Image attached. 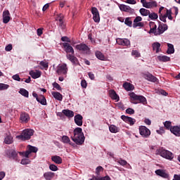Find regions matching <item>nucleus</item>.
Here are the masks:
<instances>
[{
	"mask_svg": "<svg viewBox=\"0 0 180 180\" xmlns=\"http://www.w3.org/2000/svg\"><path fill=\"white\" fill-rule=\"evenodd\" d=\"M172 11L174 12L175 16L178 15V8L174 7L172 10H168L166 8L162 6L159 8L160 20L162 22H167V18L169 20H172Z\"/></svg>",
	"mask_w": 180,
	"mask_h": 180,
	"instance_id": "f257e3e1",
	"label": "nucleus"
},
{
	"mask_svg": "<svg viewBox=\"0 0 180 180\" xmlns=\"http://www.w3.org/2000/svg\"><path fill=\"white\" fill-rule=\"evenodd\" d=\"M72 140L76 144L81 146L85 141V136H84V133H82V129L77 127L74 130V136H72Z\"/></svg>",
	"mask_w": 180,
	"mask_h": 180,
	"instance_id": "f03ea898",
	"label": "nucleus"
},
{
	"mask_svg": "<svg viewBox=\"0 0 180 180\" xmlns=\"http://www.w3.org/2000/svg\"><path fill=\"white\" fill-rule=\"evenodd\" d=\"M34 133V131L33 129H27L22 131L21 135L17 136V139L25 141V140H29Z\"/></svg>",
	"mask_w": 180,
	"mask_h": 180,
	"instance_id": "7ed1b4c3",
	"label": "nucleus"
},
{
	"mask_svg": "<svg viewBox=\"0 0 180 180\" xmlns=\"http://www.w3.org/2000/svg\"><path fill=\"white\" fill-rule=\"evenodd\" d=\"M159 155L165 158L166 160H169V161H172L174 160V153L171 151L165 150L164 148H160L158 150Z\"/></svg>",
	"mask_w": 180,
	"mask_h": 180,
	"instance_id": "20e7f679",
	"label": "nucleus"
},
{
	"mask_svg": "<svg viewBox=\"0 0 180 180\" xmlns=\"http://www.w3.org/2000/svg\"><path fill=\"white\" fill-rule=\"evenodd\" d=\"M27 150L25 152H20L19 154L22 155V157H25V158H29V155L32 154V153H37V148L28 145L27 146Z\"/></svg>",
	"mask_w": 180,
	"mask_h": 180,
	"instance_id": "39448f33",
	"label": "nucleus"
},
{
	"mask_svg": "<svg viewBox=\"0 0 180 180\" xmlns=\"http://www.w3.org/2000/svg\"><path fill=\"white\" fill-rule=\"evenodd\" d=\"M129 96L132 101H139L140 103L146 105L147 103V99L143 96H137L134 92L130 93Z\"/></svg>",
	"mask_w": 180,
	"mask_h": 180,
	"instance_id": "423d86ee",
	"label": "nucleus"
},
{
	"mask_svg": "<svg viewBox=\"0 0 180 180\" xmlns=\"http://www.w3.org/2000/svg\"><path fill=\"white\" fill-rule=\"evenodd\" d=\"M75 49L77 50H79V51H82L84 54H91V49L86 44H79L76 45Z\"/></svg>",
	"mask_w": 180,
	"mask_h": 180,
	"instance_id": "0eeeda50",
	"label": "nucleus"
},
{
	"mask_svg": "<svg viewBox=\"0 0 180 180\" xmlns=\"http://www.w3.org/2000/svg\"><path fill=\"white\" fill-rule=\"evenodd\" d=\"M68 71V68H67V64L63 63L61 65H58L56 72L58 75H65Z\"/></svg>",
	"mask_w": 180,
	"mask_h": 180,
	"instance_id": "6e6552de",
	"label": "nucleus"
},
{
	"mask_svg": "<svg viewBox=\"0 0 180 180\" xmlns=\"http://www.w3.org/2000/svg\"><path fill=\"white\" fill-rule=\"evenodd\" d=\"M91 13L93 15V19L94 22L99 23V22H101V17L99 16V11L96 7H93L91 8Z\"/></svg>",
	"mask_w": 180,
	"mask_h": 180,
	"instance_id": "1a4fd4ad",
	"label": "nucleus"
},
{
	"mask_svg": "<svg viewBox=\"0 0 180 180\" xmlns=\"http://www.w3.org/2000/svg\"><path fill=\"white\" fill-rule=\"evenodd\" d=\"M143 18L141 16H137L134 20L133 27H144V22H141Z\"/></svg>",
	"mask_w": 180,
	"mask_h": 180,
	"instance_id": "9d476101",
	"label": "nucleus"
},
{
	"mask_svg": "<svg viewBox=\"0 0 180 180\" xmlns=\"http://www.w3.org/2000/svg\"><path fill=\"white\" fill-rule=\"evenodd\" d=\"M139 133L141 136H143V137H148V136L151 134L150 129L146 128L145 126L139 127Z\"/></svg>",
	"mask_w": 180,
	"mask_h": 180,
	"instance_id": "9b49d317",
	"label": "nucleus"
},
{
	"mask_svg": "<svg viewBox=\"0 0 180 180\" xmlns=\"http://www.w3.org/2000/svg\"><path fill=\"white\" fill-rule=\"evenodd\" d=\"M56 22H59L58 25L60 26V27L64 29V15H63L62 13L58 15L56 18Z\"/></svg>",
	"mask_w": 180,
	"mask_h": 180,
	"instance_id": "f8f14e48",
	"label": "nucleus"
},
{
	"mask_svg": "<svg viewBox=\"0 0 180 180\" xmlns=\"http://www.w3.org/2000/svg\"><path fill=\"white\" fill-rule=\"evenodd\" d=\"M117 43L120 46H125L126 47L130 46V41L127 39L118 38L117 39Z\"/></svg>",
	"mask_w": 180,
	"mask_h": 180,
	"instance_id": "ddd939ff",
	"label": "nucleus"
},
{
	"mask_svg": "<svg viewBox=\"0 0 180 180\" xmlns=\"http://www.w3.org/2000/svg\"><path fill=\"white\" fill-rule=\"evenodd\" d=\"M11 20V13L9 11L6 10L3 12V23H9Z\"/></svg>",
	"mask_w": 180,
	"mask_h": 180,
	"instance_id": "4468645a",
	"label": "nucleus"
},
{
	"mask_svg": "<svg viewBox=\"0 0 180 180\" xmlns=\"http://www.w3.org/2000/svg\"><path fill=\"white\" fill-rule=\"evenodd\" d=\"M121 119H122V120H124V122H125L126 123H128L131 126H133V124H134V123H136V120L134 118L127 117L126 115L121 116Z\"/></svg>",
	"mask_w": 180,
	"mask_h": 180,
	"instance_id": "2eb2a0df",
	"label": "nucleus"
},
{
	"mask_svg": "<svg viewBox=\"0 0 180 180\" xmlns=\"http://www.w3.org/2000/svg\"><path fill=\"white\" fill-rule=\"evenodd\" d=\"M143 4V6L144 8H147L148 9H150V8H154V6H157V3L155 1H150L146 2V0L143 1H141Z\"/></svg>",
	"mask_w": 180,
	"mask_h": 180,
	"instance_id": "dca6fc26",
	"label": "nucleus"
},
{
	"mask_svg": "<svg viewBox=\"0 0 180 180\" xmlns=\"http://www.w3.org/2000/svg\"><path fill=\"white\" fill-rule=\"evenodd\" d=\"M30 75H31L33 79H37V78H40L41 77V71L40 70H31L30 71Z\"/></svg>",
	"mask_w": 180,
	"mask_h": 180,
	"instance_id": "f3484780",
	"label": "nucleus"
},
{
	"mask_svg": "<svg viewBox=\"0 0 180 180\" xmlns=\"http://www.w3.org/2000/svg\"><path fill=\"white\" fill-rule=\"evenodd\" d=\"M63 46L65 49V53H71V54H74V48H72L69 43L65 42L63 44Z\"/></svg>",
	"mask_w": 180,
	"mask_h": 180,
	"instance_id": "a211bd4d",
	"label": "nucleus"
},
{
	"mask_svg": "<svg viewBox=\"0 0 180 180\" xmlns=\"http://www.w3.org/2000/svg\"><path fill=\"white\" fill-rule=\"evenodd\" d=\"M109 96L111 98V99L116 101L117 102H119L120 99L117 94H116V91H115L113 89L109 91Z\"/></svg>",
	"mask_w": 180,
	"mask_h": 180,
	"instance_id": "6ab92c4d",
	"label": "nucleus"
},
{
	"mask_svg": "<svg viewBox=\"0 0 180 180\" xmlns=\"http://www.w3.org/2000/svg\"><path fill=\"white\" fill-rule=\"evenodd\" d=\"M170 131L177 137L180 136V126H174L170 128Z\"/></svg>",
	"mask_w": 180,
	"mask_h": 180,
	"instance_id": "aec40b11",
	"label": "nucleus"
},
{
	"mask_svg": "<svg viewBox=\"0 0 180 180\" xmlns=\"http://www.w3.org/2000/svg\"><path fill=\"white\" fill-rule=\"evenodd\" d=\"M20 119L22 123H27V122L30 120V117L29 116V114L26 112H22Z\"/></svg>",
	"mask_w": 180,
	"mask_h": 180,
	"instance_id": "412c9836",
	"label": "nucleus"
},
{
	"mask_svg": "<svg viewBox=\"0 0 180 180\" xmlns=\"http://www.w3.org/2000/svg\"><path fill=\"white\" fill-rule=\"evenodd\" d=\"M82 119H84V117L79 114L75 116V123L77 126H82Z\"/></svg>",
	"mask_w": 180,
	"mask_h": 180,
	"instance_id": "4be33fe9",
	"label": "nucleus"
},
{
	"mask_svg": "<svg viewBox=\"0 0 180 180\" xmlns=\"http://www.w3.org/2000/svg\"><path fill=\"white\" fill-rule=\"evenodd\" d=\"M150 30L148 32V33H154L155 36H157L158 34L157 33V25L154 22H150Z\"/></svg>",
	"mask_w": 180,
	"mask_h": 180,
	"instance_id": "5701e85b",
	"label": "nucleus"
},
{
	"mask_svg": "<svg viewBox=\"0 0 180 180\" xmlns=\"http://www.w3.org/2000/svg\"><path fill=\"white\" fill-rule=\"evenodd\" d=\"M119 8L122 12H128L129 13H131V12H133V9H131L130 6L124 4L120 5Z\"/></svg>",
	"mask_w": 180,
	"mask_h": 180,
	"instance_id": "b1692460",
	"label": "nucleus"
},
{
	"mask_svg": "<svg viewBox=\"0 0 180 180\" xmlns=\"http://www.w3.org/2000/svg\"><path fill=\"white\" fill-rule=\"evenodd\" d=\"M168 30V25L167 24H161L160 22L159 27H158V34H162L165 30Z\"/></svg>",
	"mask_w": 180,
	"mask_h": 180,
	"instance_id": "393cba45",
	"label": "nucleus"
},
{
	"mask_svg": "<svg viewBox=\"0 0 180 180\" xmlns=\"http://www.w3.org/2000/svg\"><path fill=\"white\" fill-rule=\"evenodd\" d=\"M143 77L148 81H150L151 82H155L157 81V77H154L153 75L150 73H146L143 75Z\"/></svg>",
	"mask_w": 180,
	"mask_h": 180,
	"instance_id": "a878e982",
	"label": "nucleus"
},
{
	"mask_svg": "<svg viewBox=\"0 0 180 180\" xmlns=\"http://www.w3.org/2000/svg\"><path fill=\"white\" fill-rule=\"evenodd\" d=\"M158 175L162 178H169V174L165 169H158Z\"/></svg>",
	"mask_w": 180,
	"mask_h": 180,
	"instance_id": "bb28decb",
	"label": "nucleus"
},
{
	"mask_svg": "<svg viewBox=\"0 0 180 180\" xmlns=\"http://www.w3.org/2000/svg\"><path fill=\"white\" fill-rule=\"evenodd\" d=\"M123 87L126 91H133L134 89V86L131 83L125 82L123 84Z\"/></svg>",
	"mask_w": 180,
	"mask_h": 180,
	"instance_id": "cd10ccee",
	"label": "nucleus"
},
{
	"mask_svg": "<svg viewBox=\"0 0 180 180\" xmlns=\"http://www.w3.org/2000/svg\"><path fill=\"white\" fill-rule=\"evenodd\" d=\"M51 160L53 162H55V164H58V165L63 164V158H61V157L60 156H57V155L52 156Z\"/></svg>",
	"mask_w": 180,
	"mask_h": 180,
	"instance_id": "c85d7f7f",
	"label": "nucleus"
},
{
	"mask_svg": "<svg viewBox=\"0 0 180 180\" xmlns=\"http://www.w3.org/2000/svg\"><path fill=\"white\" fill-rule=\"evenodd\" d=\"M95 54H96V57H97L98 60H101V61H106V58L105 57V55L102 53V52L97 51H96Z\"/></svg>",
	"mask_w": 180,
	"mask_h": 180,
	"instance_id": "c756f323",
	"label": "nucleus"
},
{
	"mask_svg": "<svg viewBox=\"0 0 180 180\" xmlns=\"http://www.w3.org/2000/svg\"><path fill=\"white\" fill-rule=\"evenodd\" d=\"M63 115L66 116V117H74V111L70 110H63Z\"/></svg>",
	"mask_w": 180,
	"mask_h": 180,
	"instance_id": "7c9ffc66",
	"label": "nucleus"
},
{
	"mask_svg": "<svg viewBox=\"0 0 180 180\" xmlns=\"http://www.w3.org/2000/svg\"><path fill=\"white\" fill-rule=\"evenodd\" d=\"M37 102H39V103H41V105H47V101H46V97H44V96L41 95L39 96V98H37Z\"/></svg>",
	"mask_w": 180,
	"mask_h": 180,
	"instance_id": "2f4dec72",
	"label": "nucleus"
},
{
	"mask_svg": "<svg viewBox=\"0 0 180 180\" xmlns=\"http://www.w3.org/2000/svg\"><path fill=\"white\" fill-rule=\"evenodd\" d=\"M51 95L56 99L57 101H63V95L58 92L53 91Z\"/></svg>",
	"mask_w": 180,
	"mask_h": 180,
	"instance_id": "473e14b6",
	"label": "nucleus"
},
{
	"mask_svg": "<svg viewBox=\"0 0 180 180\" xmlns=\"http://www.w3.org/2000/svg\"><path fill=\"white\" fill-rule=\"evenodd\" d=\"M67 58L68 60H70V61H71V63H72L73 64H77V63L78 62V59L77 58V57L71 54H68Z\"/></svg>",
	"mask_w": 180,
	"mask_h": 180,
	"instance_id": "72a5a7b5",
	"label": "nucleus"
},
{
	"mask_svg": "<svg viewBox=\"0 0 180 180\" xmlns=\"http://www.w3.org/2000/svg\"><path fill=\"white\" fill-rule=\"evenodd\" d=\"M44 177L46 180H51L52 178H54V173L51 172H48L44 174Z\"/></svg>",
	"mask_w": 180,
	"mask_h": 180,
	"instance_id": "f704fd0d",
	"label": "nucleus"
},
{
	"mask_svg": "<svg viewBox=\"0 0 180 180\" xmlns=\"http://www.w3.org/2000/svg\"><path fill=\"white\" fill-rule=\"evenodd\" d=\"M158 60L159 61H162V63H167L168 61H171V58L167 56H159Z\"/></svg>",
	"mask_w": 180,
	"mask_h": 180,
	"instance_id": "c9c22d12",
	"label": "nucleus"
},
{
	"mask_svg": "<svg viewBox=\"0 0 180 180\" xmlns=\"http://www.w3.org/2000/svg\"><path fill=\"white\" fill-rule=\"evenodd\" d=\"M167 54H174V53H175V49H174V45L172 44H167Z\"/></svg>",
	"mask_w": 180,
	"mask_h": 180,
	"instance_id": "e433bc0d",
	"label": "nucleus"
},
{
	"mask_svg": "<svg viewBox=\"0 0 180 180\" xmlns=\"http://www.w3.org/2000/svg\"><path fill=\"white\" fill-rule=\"evenodd\" d=\"M4 143L6 144H12V143H13V138H12V136L7 135L4 139Z\"/></svg>",
	"mask_w": 180,
	"mask_h": 180,
	"instance_id": "4c0bfd02",
	"label": "nucleus"
},
{
	"mask_svg": "<svg viewBox=\"0 0 180 180\" xmlns=\"http://www.w3.org/2000/svg\"><path fill=\"white\" fill-rule=\"evenodd\" d=\"M19 94L25 98H29V91L25 89H20L19 91Z\"/></svg>",
	"mask_w": 180,
	"mask_h": 180,
	"instance_id": "58836bf2",
	"label": "nucleus"
},
{
	"mask_svg": "<svg viewBox=\"0 0 180 180\" xmlns=\"http://www.w3.org/2000/svg\"><path fill=\"white\" fill-rule=\"evenodd\" d=\"M139 12L142 16H148L150 15V11L146 9V8H141L139 10Z\"/></svg>",
	"mask_w": 180,
	"mask_h": 180,
	"instance_id": "ea45409f",
	"label": "nucleus"
},
{
	"mask_svg": "<svg viewBox=\"0 0 180 180\" xmlns=\"http://www.w3.org/2000/svg\"><path fill=\"white\" fill-rule=\"evenodd\" d=\"M109 130L111 133H117V131H118L117 127H116L115 125H110L109 127Z\"/></svg>",
	"mask_w": 180,
	"mask_h": 180,
	"instance_id": "a19ab883",
	"label": "nucleus"
},
{
	"mask_svg": "<svg viewBox=\"0 0 180 180\" xmlns=\"http://www.w3.org/2000/svg\"><path fill=\"white\" fill-rule=\"evenodd\" d=\"M124 23L125 25H127V26H129V27H131L133 25V22L131 21L130 18H127L125 19Z\"/></svg>",
	"mask_w": 180,
	"mask_h": 180,
	"instance_id": "79ce46f5",
	"label": "nucleus"
},
{
	"mask_svg": "<svg viewBox=\"0 0 180 180\" xmlns=\"http://www.w3.org/2000/svg\"><path fill=\"white\" fill-rule=\"evenodd\" d=\"M62 141L63 143H65V144H68V143H70V138L67 136H63L62 137Z\"/></svg>",
	"mask_w": 180,
	"mask_h": 180,
	"instance_id": "37998d69",
	"label": "nucleus"
},
{
	"mask_svg": "<svg viewBox=\"0 0 180 180\" xmlns=\"http://www.w3.org/2000/svg\"><path fill=\"white\" fill-rule=\"evenodd\" d=\"M164 124H165V127H166V129H167V130H171V127H171V126H172V123L171 122L166 121Z\"/></svg>",
	"mask_w": 180,
	"mask_h": 180,
	"instance_id": "c03bdc74",
	"label": "nucleus"
},
{
	"mask_svg": "<svg viewBox=\"0 0 180 180\" xmlns=\"http://www.w3.org/2000/svg\"><path fill=\"white\" fill-rule=\"evenodd\" d=\"M148 16L150 19H152V20L158 19V15H157V13H149Z\"/></svg>",
	"mask_w": 180,
	"mask_h": 180,
	"instance_id": "a18cd8bd",
	"label": "nucleus"
},
{
	"mask_svg": "<svg viewBox=\"0 0 180 180\" xmlns=\"http://www.w3.org/2000/svg\"><path fill=\"white\" fill-rule=\"evenodd\" d=\"M153 51L158 53V42H155L152 44Z\"/></svg>",
	"mask_w": 180,
	"mask_h": 180,
	"instance_id": "49530a36",
	"label": "nucleus"
},
{
	"mask_svg": "<svg viewBox=\"0 0 180 180\" xmlns=\"http://www.w3.org/2000/svg\"><path fill=\"white\" fill-rule=\"evenodd\" d=\"M16 157H18V153L15 150H11L10 153V158H13V160H15Z\"/></svg>",
	"mask_w": 180,
	"mask_h": 180,
	"instance_id": "de8ad7c7",
	"label": "nucleus"
},
{
	"mask_svg": "<svg viewBox=\"0 0 180 180\" xmlns=\"http://www.w3.org/2000/svg\"><path fill=\"white\" fill-rule=\"evenodd\" d=\"M117 162L118 164H120V165H122V167L124 165H127V161L122 160V159L117 160Z\"/></svg>",
	"mask_w": 180,
	"mask_h": 180,
	"instance_id": "09e8293b",
	"label": "nucleus"
},
{
	"mask_svg": "<svg viewBox=\"0 0 180 180\" xmlns=\"http://www.w3.org/2000/svg\"><path fill=\"white\" fill-rule=\"evenodd\" d=\"M27 158H24L21 160V164H22V165H27V164H30V160Z\"/></svg>",
	"mask_w": 180,
	"mask_h": 180,
	"instance_id": "8fccbe9b",
	"label": "nucleus"
},
{
	"mask_svg": "<svg viewBox=\"0 0 180 180\" xmlns=\"http://www.w3.org/2000/svg\"><path fill=\"white\" fill-rule=\"evenodd\" d=\"M8 88H9V85L5 84H0V91L8 89Z\"/></svg>",
	"mask_w": 180,
	"mask_h": 180,
	"instance_id": "3c124183",
	"label": "nucleus"
},
{
	"mask_svg": "<svg viewBox=\"0 0 180 180\" xmlns=\"http://www.w3.org/2000/svg\"><path fill=\"white\" fill-rule=\"evenodd\" d=\"M101 171H103V167H102L101 166H98L96 169V175H101Z\"/></svg>",
	"mask_w": 180,
	"mask_h": 180,
	"instance_id": "603ef678",
	"label": "nucleus"
},
{
	"mask_svg": "<svg viewBox=\"0 0 180 180\" xmlns=\"http://www.w3.org/2000/svg\"><path fill=\"white\" fill-rule=\"evenodd\" d=\"M53 88H56V89H57L58 91H61V86H60V84H58V83L53 82Z\"/></svg>",
	"mask_w": 180,
	"mask_h": 180,
	"instance_id": "864d4df0",
	"label": "nucleus"
},
{
	"mask_svg": "<svg viewBox=\"0 0 180 180\" xmlns=\"http://www.w3.org/2000/svg\"><path fill=\"white\" fill-rule=\"evenodd\" d=\"M49 169H51V171H58V167H57L56 165H51L49 166Z\"/></svg>",
	"mask_w": 180,
	"mask_h": 180,
	"instance_id": "5fc2aeb1",
	"label": "nucleus"
},
{
	"mask_svg": "<svg viewBox=\"0 0 180 180\" xmlns=\"http://www.w3.org/2000/svg\"><path fill=\"white\" fill-rule=\"evenodd\" d=\"M39 64L43 68H49V63L45 61H41Z\"/></svg>",
	"mask_w": 180,
	"mask_h": 180,
	"instance_id": "6e6d98bb",
	"label": "nucleus"
},
{
	"mask_svg": "<svg viewBox=\"0 0 180 180\" xmlns=\"http://www.w3.org/2000/svg\"><path fill=\"white\" fill-rule=\"evenodd\" d=\"M126 113H128V115H134V110L132 108H127L126 110Z\"/></svg>",
	"mask_w": 180,
	"mask_h": 180,
	"instance_id": "4d7b16f0",
	"label": "nucleus"
},
{
	"mask_svg": "<svg viewBox=\"0 0 180 180\" xmlns=\"http://www.w3.org/2000/svg\"><path fill=\"white\" fill-rule=\"evenodd\" d=\"M62 41H67V43H71V39L68 38V37H61Z\"/></svg>",
	"mask_w": 180,
	"mask_h": 180,
	"instance_id": "13d9d810",
	"label": "nucleus"
},
{
	"mask_svg": "<svg viewBox=\"0 0 180 180\" xmlns=\"http://www.w3.org/2000/svg\"><path fill=\"white\" fill-rule=\"evenodd\" d=\"M132 56H136V57H141L140 53L139 51L133 50L131 52Z\"/></svg>",
	"mask_w": 180,
	"mask_h": 180,
	"instance_id": "bf43d9fd",
	"label": "nucleus"
},
{
	"mask_svg": "<svg viewBox=\"0 0 180 180\" xmlns=\"http://www.w3.org/2000/svg\"><path fill=\"white\" fill-rule=\"evenodd\" d=\"M81 86H82L83 88H86V86H88V83H86V81L85 79L82 80V82H81Z\"/></svg>",
	"mask_w": 180,
	"mask_h": 180,
	"instance_id": "052dcab7",
	"label": "nucleus"
},
{
	"mask_svg": "<svg viewBox=\"0 0 180 180\" xmlns=\"http://www.w3.org/2000/svg\"><path fill=\"white\" fill-rule=\"evenodd\" d=\"M126 3L129 4L130 5H136V4H137V1H136V0H127Z\"/></svg>",
	"mask_w": 180,
	"mask_h": 180,
	"instance_id": "680f3d73",
	"label": "nucleus"
},
{
	"mask_svg": "<svg viewBox=\"0 0 180 180\" xmlns=\"http://www.w3.org/2000/svg\"><path fill=\"white\" fill-rule=\"evenodd\" d=\"M159 95H163L164 96H167L168 95V93L165 91V90H159Z\"/></svg>",
	"mask_w": 180,
	"mask_h": 180,
	"instance_id": "e2e57ef3",
	"label": "nucleus"
},
{
	"mask_svg": "<svg viewBox=\"0 0 180 180\" xmlns=\"http://www.w3.org/2000/svg\"><path fill=\"white\" fill-rule=\"evenodd\" d=\"M12 49H13L12 44H8V46H6L5 50L6 51H11Z\"/></svg>",
	"mask_w": 180,
	"mask_h": 180,
	"instance_id": "0e129e2a",
	"label": "nucleus"
},
{
	"mask_svg": "<svg viewBox=\"0 0 180 180\" xmlns=\"http://www.w3.org/2000/svg\"><path fill=\"white\" fill-rule=\"evenodd\" d=\"M13 79H15V81H20V77L19 75H15L13 76Z\"/></svg>",
	"mask_w": 180,
	"mask_h": 180,
	"instance_id": "69168bd1",
	"label": "nucleus"
},
{
	"mask_svg": "<svg viewBox=\"0 0 180 180\" xmlns=\"http://www.w3.org/2000/svg\"><path fill=\"white\" fill-rule=\"evenodd\" d=\"M37 32L39 36H41L43 34V28L37 29Z\"/></svg>",
	"mask_w": 180,
	"mask_h": 180,
	"instance_id": "338daca9",
	"label": "nucleus"
},
{
	"mask_svg": "<svg viewBox=\"0 0 180 180\" xmlns=\"http://www.w3.org/2000/svg\"><path fill=\"white\" fill-rule=\"evenodd\" d=\"M100 180H110V177L109 176H105L103 177H99L98 178Z\"/></svg>",
	"mask_w": 180,
	"mask_h": 180,
	"instance_id": "774afa93",
	"label": "nucleus"
}]
</instances>
